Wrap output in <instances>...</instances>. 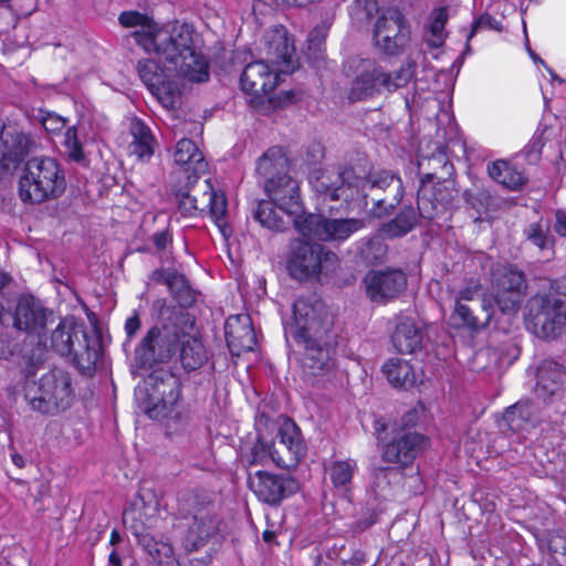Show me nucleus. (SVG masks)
<instances>
[{"label":"nucleus","mask_w":566,"mask_h":566,"mask_svg":"<svg viewBox=\"0 0 566 566\" xmlns=\"http://www.w3.org/2000/svg\"><path fill=\"white\" fill-rule=\"evenodd\" d=\"M118 21L124 28H136L132 33L135 42L145 52H154L164 61V67L153 59L138 62V75L148 90L157 87L168 75L197 83L209 80L208 62L195 48V32L190 25L179 21L160 25L138 11H124Z\"/></svg>","instance_id":"f257e3e1"},{"label":"nucleus","mask_w":566,"mask_h":566,"mask_svg":"<svg viewBox=\"0 0 566 566\" xmlns=\"http://www.w3.org/2000/svg\"><path fill=\"white\" fill-rule=\"evenodd\" d=\"M338 178L340 185L337 187L326 184L324 176L317 180L316 190L322 193L324 200L349 201L360 195L365 206L368 205V198L370 199L373 213L378 218L391 213L405 195L401 178L388 170L363 177L358 176L353 167H345L339 171Z\"/></svg>","instance_id":"f03ea898"},{"label":"nucleus","mask_w":566,"mask_h":566,"mask_svg":"<svg viewBox=\"0 0 566 566\" xmlns=\"http://www.w3.org/2000/svg\"><path fill=\"white\" fill-rule=\"evenodd\" d=\"M255 220L264 228L283 232L294 226L303 237L318 241H344L365 227L361 219H328L322 214L296 216L277 207L272 200H261L254 210Z\"/></svg>","instance_id":"7ed1b4c3"},{"label":"nucleus","mask_w":566,"mask_h":566,"mask_svg":"<svg viewBox=\"0 0 566 566\" xmlns=\"http://www.w3.org/2000/svg\"><path fill=\"white\" fill-rule=\"evenodd\" d=\"M346 66L357 72L347 93L349 102L355 103L405 87L415 74L416 63L407 60L399 70L388 72L375 61L356 56L349 59Z\"/></svg>","instance_id":"20e7f679"},{"label":"nucleus","mask_w":566,"mask_h":566,"mask_svg":"<svg viewBox=\"0 0 566 566\" xmlns=\"http://www.w3.org/2000/svg\"><path fill=\"white\" fill-rule=\"evenodd\" d=\"M66 187L65 175L51 157H32L24 164L18 180V196L25 205L57 199Z\"/></svg>","instance_id":"39448f33"},{"label":"nucleus","mask_w":566,"mask_h":566,"mask_svg":"<svg viewBox=\"0 0 566 566\" xmlns=\"http://www.w3.org/2000/svg\"><path fill=\"white\" fill-rule=\"evenodd\" d=\"M161 324L151 327L136 349V359L142 366L166 363L177 353L187 321L180 311L164 308Z\"/></svg>","instance_id":"423d86ee"},{"label":"nucleus","mask_w":566,"mask_h":566,"mask_svg":"<svg viewBox=\"0 0 566 566\" xmlns=\"http://www.w3.org/2000/svg\"><path fill=\"white\" fill-rule=\"evenodd\" d=\"M51 344L60 355L71 357L73 364L83 373L94 370L102 350L96 335H90L84 324L69 319L61 322L54 329Z\"/></svg>","instance_id":"0eeeda50"},{"label":"nucleus","mask_w":566,"mask_h":566,"mask_svg":"<svg viewBox=\"0 0 566 566\" xmlns=\"http://www.w3.org/2000/svg\"><path fill=\"white\" fill-rule=\"evenodd\" d=\"M334 316L317 298L298 297L293 304V323L286 329L296 340L335 338Z\"/></svg>","instance_id":"6e6552de"},{"label":"nucleus","mask_w":566,"mask_h":566,"mask_svg":"<svg viewBox=\"0 0 566 566\" xmlns=\"http://www.w3.org/2000/svg\"><path fill=\"white\" fill-rule=\"evenodd\" d=\"M181 397V382L167 370H155L146 380L140 408L150 419L168 417Z\"/></svg>","instance_id":"1a4fd4ad"},{"label":"nucleus","mask_w":566,"mask_h":566,"mask_svg":"<svg viewBox=\"0 0 566 566\" xmlns=\"http://www.w3.org/2000/svg\"><path fill=\"white\" fill-rule=\"evenodd\" d=\"M73 396L71 375L54 368L40 378L38 391L30 398V405L42 413L55 415L71 406Z\"/></svg>","instance_id":"9d476101"},{"label":"nucleus","mask_w":566,"mask_h":566,"mask_svg":"<svg viewBox=\"0 0 566 566\" xmlns=\"http://www.w3.org/2000/svg\"><path fill=\"white\" fill-rule=\"evenodd\" d=\"M491 290L500 311L503 314H514L526 295L525 273L514 264H496L491 272Z\"/></svg>","instance_id":"9b49d317"},{"label":"nucleus","mask_w":566,"mask_h":566,"mask_svg":"<svg viewBox=\"0 0 566 566\" xmlns=\"http://www.w3.org/2000/svg\"><path fill=\"white\" fill-rule=\"evenodd\" d=\"M337 261V255L323 245L296 240L291 244L286 268L293 279L304 281L333 270Z\"/></svg>","instance_id":"f8f14e48"},{"label":"nucleus","mask_w":566,"mask_h":566,"mask_svg":"<svg viewBox=\"0 0 566 566\" xmlns=\"http://www.w3.org/2000/svg\"><path fill=\"white\" fill-rule=\"evenodd\" d=\"M177 197L182 213L189 216L207 213L219 228L226 224L228 207L226 195L221 190H216L209 179L192 186L185 192H179Z\"/></svg>","instance_id":"ddd939ff"},{"label":"nucleus","mask_w":566,"mask_h":566,"mask_svg":"<svg viewBox=\"0 0 566 566\" xmlns=\"http://www.w3.org/2000/svg\"><path fill=\"white\" fill-rule=\"evenodd\" d=\"M410 34V25L401 11L396 8H387L377 17L373 40L380 51L396 55L408 45Z\"/></svg>","instance_id":"4468645a"},{"label":"nucleus","mask_w":566,"mask_h":566,"mask_svg":"<svg viewBox=\"0 0 566 566\" xmlns=\"http://www.w3.org/2000/svg\"><path fill=\"white\" fill-rule=\"evenodd\" d=\"M248 484L261 502L272 506L279 505L284 499L298 491V483L294 478L268 471H256L254 474H250Z\"/></svg>","instance_id":"2eb2a0df"},{"label":"nucleus","mask_w":566,"mask_h":566,"mask_svg":"<svg viewBox=\"0 0 566 566\" xmlns=\"http://www.w3.org/2000/svg\"><path fill=\"white\" fill-rule=\"evenodd\" d=\"M334 338L318 339L305 338L296 340L304 348L302 357V369L307 381L323 378L333 371L335 367L333 353Z\"/></svg>","instance_id":"dca6fc26"},{"label":"nucleus","mask_w":566,"mask_h":566,"mask_svg":"<svg viewBox=\"0 0 566 566\" xmlns=\"http://www.w3.org/2000/svg\"><path fill=\"white\" fill-rule=\"evenodd\" d=\"M436 174H427L421 178L418 190V210L424 219H433L436 214L449 205L454 198V181L444 179L433 182Z\"/></svg>","instance_id":"f3484780"},{"label":"nucleus","mask_w":566,"mask_h":566,"mask_svg":"<svg viewBox=\"0 0 566 566\" xmlns=\"http://www.w3.org/2000/svg\"><path fill=\"white\" fill-rule=\"evenodd\" d=\"M427 447V439L415 431H398L382 448V461L400 469L410 467Z\"/></svg>","instance_id":"a211bd4d"},{"label":"nucleus","mask_w":566,"mask_h":566,"mask_svg":"<svg viewBox=\"0 0 566 566\" xmlns=\"http://www.w3.org/2000/svg\"><path fill=\"white\" fill-rule=\"evenodd\" d=\"M366 294L374 303L385 304L397 298L407 286V277L400 270H371L364 277Z\"/></svg>","instance_id":"6ab92c4d"},{"label":"nucleus","mask_w":566,"mask_h":566,"mask_svg":"<svg viewBox=\"0 0 566 566\" xmlns=\"http://www.w3.org/2000/svg\"><path fill=\"white\" fill-rule=\"evenodd\" d=\"M33 146L29 135L14 126H3L0 133V175L14 169Z\"/></svg>","instance_id":"aec40b11"},{"label":"nucleus","mask_w":566,"mask_h":566,"mask_svg":"<svg viewBox=\"0 0 566 566\" xmlns=\"http://www.w3.org/2000/svg\"><path fill=\"white\" fill-rule=\"evenodd\" d=\"M536 302L538 308L533 318L536 334L543 338H556L562 334L566 322L564 302L551 295Z\"/></svg>","instance_id":"412c9836"},{"label":"nucleus","mask_w":566,"mask_h":566,"mask_svg":"<svg viewBox=\"0 0 566 566\" xmlns=\"http://www.w3.org/2000/svg\"><path fill=\"white\" fill-rule=\"evenodd\" d=\"M242 91L252 96L251 102L260 103L279 84V74L263 61L249 63L240 77Z\"/></svg>","instance_id":"4be33fe9"},{"label":"nucleus","mask_w":566,"mask_h":566,"mask_svg":"<svg viewBox=\"0 0 566 566\" xmlns=\"http://www.w3.org/2000/svg\"><path fill=\"white\" fill-rule=\"evenodd\" d=\"M49 312L41 303L31 295L19 297L14 313L13 327L29 334H41L48 323Z\"/></svg>","instance_id":"5701e85b"},{"label":"nucleus","mask_w":566,"mask_h":566,"mask_svg":"<svg viewBox=\"0 0 566 566\" xmlns=\"http://www.w3.org/2000/svg\"><path fill=\"white\" fill-rule=\"evenodd\" d=\"M264 189L269 199L276 202V206L282 207L283 210L296 216L308 214L303 212L298 182L287 174L265 181Z\"/></svg>","instance_id":"b1692460"},{"label":"nucleus","mask_w":566,"mask_h":566,"mask_svg":"<svg viewBox=\"0 0 566 566\" xmlns=\"http://www.w3.org/2000/svg\"><path fill=\"white\" fill-rule=\"evenodd\" d=\"M218 517L209 506H202L193 512L192 523L182 539L187 553H192L203 547L208 539L218 531Z\"/></svg>","instance_id":"393cba45"},{"label":"nucleus","mask_w":566,"mask_h":566,"mask_svg":"<svg viewBox=\"0 0 566 566\" xmlns=\"http://www.w3.org/2000/svg\"><path fill=\"white\" fill-rule=\"evenodd\" d=\"M565 369L553 359H544L537 367L536 395L544 401L563 397Z\"/></svg>","instance_id":"a878e982"},{"label":"nucleus","mask_w":566,"mask_h":566,"mask_svg":"<svg viewBox=\"0 0 566 566\" xmlns=\"http://www.w3.org/2000/svg\"><path fill=\"white\" fill-rule=\"evenodd\" d=\"M493 316V306L490 300L482 297L478 304H455L452 318L459 321V325L479 331L486 327Z\"/></svg>","instance_id":"bb28decb"},{"label":"nucleus","mask_w":566,"mask_h":566,"mask_svg":"<svg viewBox=\"0 0 566 566\" xmlns=\"http://www.w3.org/2000/svg\"><path fill=\"white\" fill-rule=\"evenodd\" d=\"M137 544L156 562L159 566H180L171 544L157 541L147 533H143L137 526H133Z\"/></svg>","instance_id":"cd10ccee"},{"label":"nucleus","mask_w":566,"mask_h":566,"mask_svg":"<svg viewBox=\"0 0 566 566\" xmlns=\"http://www.w3.org/2000/svg\"><path fill=\"white\" fill-rule=\"evenodd\" d=\"M132 142L128 150L139 161H148L154 155L156 140L150 128L139 118H134L129 125Z\"/></svg>","instance_id":"c85d7f7f"},{"label":"nucleus","mask_w":566,"mask_h":566,"mask_svg":"<svg viewBox=\"0 0 566 566\" xmlns=\"http://www.w3.org/2000/svg\"><path fill=\"white\" fill-rule=\"evenodd\" d=\"M177 352L181 367L188 373L199 369L208 360L207 350L201 339L188 334L186 331Z\"/></svg>","instance_id":"c756f323"},{"label":"nucleus","mask_w":566,"mask_h":566,"mask_svg":"<svg viewBox=\"0 0 566 566\" xmlns=\"http://www.w3.org/2000/svg\"><path fill=\"white\" fill-rule=\"evenodd\" d=\"M422 331L411 318L400 321L391 335V342L400 354H412L421 347Z\"/></svg>","instance_id":"7c9ffc66"},{"label":"nucleus","mask_w":566,"mask_h":566,"mask_svg":"<svg viewBox=\"0 0 566 566\" xmlns=\"http://www.w3.org/2000/svg\"><path fill=\"white\" fill-rule=\"evenodd\" d=\"M174 160L177 165L185 166L186 170L191 171L196 177L207 169L202 153L196 143L188 138H182L177 143Z\"/></svg>","instance_id":"2f4dec72"},{"label":"nucleus","mask_w":566,"mask_h":566,"mask_svg":"<svg viewBox=\"0 0 566 566\" xmlns=\"http://www.w3.org/2000/svg\"><path fill=\"white\" fill-rule=\"evenodd\" d=\"M489 176L509 190H518L526 182L523 171L504 159H497L488 165Z\"/></svg>","instance_id":"473e14b6"},{"label":"nucleus","mask_w":566,"mask_h":566,"mask_svg":"<svg viewBox=\"0 0 566 566\" xmlns=\"http://www.w3.org/2000/svg\"><path fill=\"white\" fill-rule=\"evenodd\" d=\"M289 159L282 147L269 148L256 163V172L265 179L276 178L287 174Z\"/></svg>","instance_id":"72a5a7b5"},{"label":"nucleus","mask_w":566,"mask_h":566,"mask_svg":"<svg viewBox=\"0 0 566 566\" xmlns=\"http://www.w3.org/2000/svg\"><path fill=\"white\" fill-rule=\"evenodd\" d=\"M295 50L285 32H275L268 42V60L277 66H285L284 71L292 70Z\"/></svg>","instance_id":"f704fd0d"},{"label":"nucleus","mask_w":566,"mask_h":566,"mask_svg":"<svg viewBox=\"0 0 566 566\" xmlns=\"http://www.w3.org/2000/svg\"><path fill=\"white\" fill-rule=\"evenodd\" d=\"M535 416V406L530 400H523L505 410L503 421L510 430L520 432L533 423Z\"/></svg>","instance_id":"c9c22d12"},{"label":"nucleus","mask_w":566,"mask_h":566,"mask_svg":"<svg viewBox=\"0 0 566 566\" xmlns=\"http://www.w3.org/2000/svg\"><path fill=\"white\" fill-rule=\"evenodd\" d=\"M274 439L281 444H285L301 460L305 457L306 443L300 427L292 419L282 420Z\"/></svg>","instance_id":"e433bc0d"},{"label":"nucleus","mask_w":566,"mask_h":566,"mask_svg":"<svg viewBox=\"0 0 566 566\" xmlns=\"http://www.w3.org/2000/svg\"><path fill=\"white\" fill-rule=\"evenodd\" d=\"M382 373L394 387L408 388L417 381L412 366L400 358L387 360L382 365Z\"/></svg>","instance_id":"4c0bfd02"},{"label":"nucleus","mask_w":566,"mask_h":566,"mask_svg":"<svg viewBox=\"0 0 566 566\" xmlns=\"http://www.w3.org/2000/svg\"><path fill=\"white\" fill-rule=\"evenodd\" d=\"M326 471L333 486L343 493H347L357 472V462L353 459L336 460L331 463Z\"/></svg>","instance_id":"58836bf2"},{"label":"nucleus","mask_w":566,"mask_h":566,"mask_svg":"<svg viewBox=\"0 0 566 566\" xmlns=\"http://www.w3.org/2000/svg\"><path fill=\"white\" fill-rule=\"evenodd\" d=\"M417 223V214L412 207H405L390 221L384 223L380 228V234L385 238L394 239L406 235Z\"/></svg>","instance_id":"ea45409f"},{"label":"nucleus","mask_w":566,"mask_h":566,"mask_svg":"<svg viewBox=\"0 0 566 566\" xmlns=\"http://www.w3.org/2000/svg\"><path fill=\"white\" fill-rule=\"evenodd\" d=\"M448 19L449 14L446 7L436 8L431 11L426 27V41L429 46L438 49L443 45L448 35L446 31Z\"/></svg>","instance_id":"a19ab883"},{"label":"nucleus","mask_w":566,"mask_h":566,"mask_svg":"<svg viewBox=\"0 0 566 566\" xmlns=\"http://www.w3.org/2000/svg\"><path fill=\"white\" fill-rule=\"evenodd\" d=\"M174 77L178 75H168L157 87L149 91L158 99V102L167 109L176 108L180 103V91Z\"/></svg>","instance_id":"79ce46f5"},{"label":"nucleus","mask_w":566,"mask_h":566,"mask_svg":"<svg viewBox=\"0 0 566 566\" xmlns=\"http://www.w3.org/2000/svg\"><path fill=\"white\" fill-rule=\"evenodd\" d=\"M226 338L231 350L238 354L242 350H251L255 344V337L251 326H242L237 331L226 329Z\"/></svg>","instance_id":"37998d69"},{"label":"nucleus","mask_w":566,"mask_h":566,"mask_svg":"<svg viewBox=\"0 0 566 566\" xmlns=\"http://www.w3.org/2000/svg\"><path fill=\"white\" fill-rule=\"evenodd\" d=\"M269 454L271 461L279 468L291 470L295 469L302 461L285 444H281L275 439L270 444Z\"/></svg>","instance_id":"c03bdc74"},{"label":"nucleus","mask_w":566,"mask_h":566,"mask_svg":"<svg viewBox=\"0 0 566 566\" xmlns=\"http://www.w3.org/2000/svg\"><path fill=\"white\" fill-rule=\"evenodd\" d=\"M63 146L70 159L74 161L84 159V151L77 136L76 127L72 126L65 130Z\"/></svg>","instance_id":"a18cd8bd"},{"label":"nucleus","mask_w":566,"mask_h":566,"mask_svg":"<svg viewBox=\"0 0 566 566\" xmlns=\"http://www.w3.org/2000/svg\"><path fill=\"white\" fill-rule=\"evenodd\" d=\"M378 11L377 0H356L352 9V17L358 22H369Z\"/></svg>","instance_id":"49530a36"},{"label":"nucleus","mask_w":566,"mask_h":566,"mask_svg":"<svg viewBox=\"0 0 566 566\" xmlns=\"http://www.w3.org/2000/svg\"><path fill=\"white\" fill-rule=\"evenodd\" d=\"M547 232L548 228L542 223H532L525 231L527 240L541 250L549 249L552 245V239Z\"/></svg>","instance_id":"de8ad7c7"},{"label":"nucleus","mask_w":566,"mask_h":566,"mask_svg":"<svg viewBox=\"0 0 566 566\" xmlns=\"http://www.w3.org/2000/svg\"><path fill=\"white\" fill-rule=\"evenodd\" d=\"M481 285L479 283H472L462 287L455 297V304H478L481 303Z\"/></svg>","instance_id":"09e8293b"},{"label":"nucleus","mask_w":566,"mask_h":566,"mask_svg":"<svg viewBox=\"0 0 566 566\" xmlns=\"http://www.w3.org/2000/svg\"><path fill=\"white\" fill-rule=\"evenodd\" d=\"M269 449L270 446L263 439H258L251 450L250 464L265 465L271 460Z\"/></svg>","instance_id":"8fccbe9b"},{"label":"nucleus","mask_w":566,"mask_h":566,"mask_svg":"<svg viewBox=\"0 0 566 566\" xmlns=\"http://www.w3.org/2000/svg\"><path fill=\"white\" fill-rule=\"evenodd\" d=\"M42 125L48 133L59 134L65 127V119L56 114H48L43 117Z\"/></svg>","instance_id":"3c124183"},{"label":"nucleus","mask_w":566,"mask_h":566,"mask_svg":"<svg viewBox=\"0 0 566 566\" xmlns=\"http://www.w3.org/2000/svg\"><path fill=\"white\" fill-rule=\"evenodd\" d=\"M493 22H495V20L491 15H489V14H484V15L479 17L472 23L471 31L468 34V41H470L475 35L478 30L481 29L482 27L493 28Z\"/></svg>","instance_id":"603ef678"},{"label":"nucleus","mask_w":566,"mask_h":566,"mask_svg":"<svg viewBox=\"0 0 566 566\" xmlns=\"http://www.w3.org/2000/svg\"><path fill=\"white\" fill-rule=\"evenodd\" d=\"M140 326H142V323H140L139 315L135 312L125 322V332H126L128 338L134 337L135 334L140 328Z\"/></svg>","instance_id":"864d4df0"},{"label":"nucleus","mask_w":566,"mask_h":566,"mask_svg":"<svg viewBox=\"0 0 566 566\" xmlns=\"http://www.w3.org/2000/svg\"><path fill=\"white\" fill-rule=\"evenodd\" d=\"M395 471L390 468H376L374 470L375 488H381V483H387L388 476Z\"/></svg>","instance_id":"5fc2aeb1"},{"label":"nucleus","mask_w":566,"mask_h":566,"mask_svg":"<svg viewBox=\"0 0 566 566\" xmlns=\"http://www.w3.org/2000/svg\"><path fill=\"white\" fill-rule=\"evenodd\" d=\"M153 241L158 250H165L167 245L171 242V235L169 234L168 231L156 232L153 235Z\"/></svg>","instance_id":"6e6d98bb"},{"label":"nucleus","mask_w":566,"mask_h":566,"mask_svg":"<svg viewBox=\"0 0 566 566\" xmlns=\"http://www.w3.org/2000/svg\"><path fill=\"white\" fill-rule=\"evenodd\" d=\"M555 229L560 235H566V217L563 212L557 213V223Z\"/></svg>","instance_id":"4d7b16f0"},{"label":"nucleus","mask_w":566,"mask_h":566,"mask_svg":"<svg viewBox=\"0 0 566 566\" xmlns=\"http://www.w3.org/2000/svg\"><path fill=\"white\" fill-rule=\"evenodd\" d=\"M433 159H437L439 163L442 164V168L446 170V174L450 175L451 170L453 169L452 164H450L443 153H440L437 157Z\"/></svg>","instance_id":"13d9d810"},{"label":"nucleus","mask_w":566,"mask_h":566,"mask_svg":"<svg viewBox=\"0 0 566 566\" xmlns=\"http://www.w3.org/2000/svg\"><path fill=\"white\" fill-rule=\"evenodd\" d=\"M312 1L313 0H282L283 4H285L287 7H296V8L305 7L308 3H311Z\"/></svg>","instance_id":"bf43d9fd"},{"label":"nucleus","mask_w":566,"mask_h":566,"mask_svg":"<svg viewBox=\"0 0 566 566\" xmlns=\"http://www.w3.org/2000/svg\"><path fill=\"white\" fill-rule=\"evenodd\" d=\"M166 281L171 291H174L175 284H184V277L181 275L169 276Z\"/></svg>","instance_id":"052dcab7"},{"label":"nucleus","mask_w":566,"mask_h":566,"mask_svg":"<svg viewBox=\"0 0 566 566\" xmlns=\"http://www.w3.org/2000/svg\"><path fill=\"white\" fill-rule=\"evenodd\" d=\"M109 566H122L120 557L116 552H112L108 556Z\"/></svg>","instance_id":"680f3d73"},{"label":"nucleus","mask_w":566,"mask_h":566,"mask_svg":"<svg viewBox=\"0 0 566 566\" xmlns=\"http://www.w3.org/2000/svg\"><path fill=\"white\" fill-rule=\"evenodd\" d=\"M275 537V533L273 531H264L263 534H262V538L264 542L266 543H271Z\"/></svg>","instance_id":"e2e57ef3"},{"label":"nucleus","mask_w":566,"mask_h":566,"mask_svg":"<svg viewBox=\"0 0 566 566\" xmlns=\"http://www.w3.org/2000/svg\"><path fill=\"white\" fill-rule=\"evenodd\" d=\"M12 461H13V463H14L17 467H19V468H22V467H23V459H22V457H21V455H19V454H13V455H12Z\"/></svg>","instance_id":"0e129e2a"},{"label":"nucleus","mask_w":566,"mask_h":566,"mask_svg":"<svg viewBox=\"0 0 566 566\" xmlns=\"http://www.w3.org/2000/svg\"><path fill=\"white\" fill-rule=\"evenodd\" d=\"M116 536H117V533L113 532V534H112V542H114L116 539Z\"/></svg>","instance_id":"69168bd1"},{"label":"nucleus","mask_w":566,"mask_h":566,"mask_svg":"<svg viewBox=\"0 0 566 566\" xmlns=\"http://www.w3.org/2000/svg\"><path fill=\"white\" fill-rule=\"evenodd\" d=\"M189 499L193 500L196 502V496H189Z\"/></svg>","instance_id":"338daca9"}]
</instances>
